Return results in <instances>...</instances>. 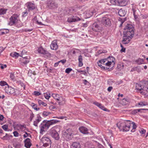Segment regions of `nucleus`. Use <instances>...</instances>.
Wrapping results in <instances>:
<instances>
[{
	"label": "nucleus",
	"mask_w": 148,
	"mask_h": 148,
	"mask_svg": "<svg viewBox=\"0 0 148 148\" xmlns=\"http://www.w3.org/2000/svg\"><path fill=\"white\" fill-rule=\"evenodd\" d=\"M132 125L133 129L131 130L132 132L135 131V129L137 127L135 123L134 122L131 123L129 120H122L117 124V125L120 131H128L130 128L131 124Z\"/></svg>",
	"instance_id": "obj_1"
},
{
	"label": "nucleus",
	"mask_w": 148,
	"mask_h": 148,
	"mask_svg": "<svg viewBox=\"0 0 148 148\" xmlns=\"http://www.w3.org/2000/svg\"><path fill=\"white\" fill-rule=\"evenodd\" d=\"M58 122V121L56 120H51L49 121L45 120L43 121L40 126V133L42 134V133L45 131L44 130L45 129H48L50 125L56 124Z\"/></svg>",
	"instance_id": "obj_2"
},
{
	"label": "nucleus",
	"mask_w": 148,
	"mask_h": 148,
	"mask_svg": "<svg viewBox=\"0 0 148 148\" xmlns=\"http://www.w3.org/2000/svg\"><path fill=\"white\" fill-rule=\"evenodd\" d=\"M91 29L95 32H97L94 35L96 36H98L99 33L102 30V25L99 21L95 22L90 26Z\"/></svg>",
	"instance_id": "obj_3"
},
{
	"label": "nucleus",
	"mask_w": 148,
	"mask_h": 148,
	"mask_svg": "<svg viewBox=\"0 0 148 148\" xmlns=\"http://www.w3.org/2000/svg\"><path fill=\"white\" fill-rule=\"evenodd\" d=\"M134 34V27L131 25L127 24L124 29L123 35L132 38Z\"/></svg>",
	"instance_id": "obj_4"
},
{
	"label": "nucleus",
	"mask_w": 148,
	"mask_h": 148,
	"mask_svg": "<svg viewBox=\"0 0 148 148\" xmlns=\"http://www.w3.org/2000/svg\"><path fill=\"white\" fill-rule=\"evenodd\" d=\"M73 132L71 129L66 130L63 134V137L66 140L68 141L71 140L73 136Z\"/></svg>",
	"instance_id": "obj_5"
},
{
	"label": "nucleus",
	"mask_w": 148,
	"mask_h": 148,
	"mask_svg": "<svg viewBox=\"0 0 148 148\" xmlns=\"http://www.w3.org/2000/svg\"><path fill=\"white\" fill-rule=\"evenodd\" d=\"M114 59L112 57L110 58L109 57L108 58L106 59L105 60V64L104 66H106V67L108 68L109 69H110L112 68L115 64V63L114 62Z\"/></svg>",
	"instance_id": "obj_6"
},
{
	"label": "nucleus",
	"mask_w": 148,
	"mask_h": 148,
	"mask_svg": "<svg viewBox=\"0 0 148 148\" xmlns=\"http://www.w3.org/2000/svg\"><path fill=\"white\" fill-rule=\"evenodd\" d=\"M128 1V0H110L112 4L121 6L126 5Z\"/></svg>",
	"instance_id": "obj_7"
},
{
	"label": "nucleus",
	"mask_w": 148,
	"mask_h": 148,
	"mask_svg": "<svg viewBox=\"0 0 148 148\" xmlns=\"http://www.w3.org/2000/svg\"><path fill=\"white\" fill-rule=\"evenodd\" d=\"M56 126L52 127L49 131V134L55 140H58L59 139V137L58 133L56 130Z\"/></svg>",
	"instance_id": "obj_8"
},
{
	"label": "nucleus",
	"mask_w": 148,
	"mask_h": 148,
	"mask_svg": "<svg viewBox=\"0 0 148 148\" xmlns=\"http://www.w3.org/2000/svg\"><path fill=\"white\" fill-rule=\"evenodd\" d=\"M18 18V16L17 14L13 15L10 18L9 24L12 25L17 23Z\"/></svg>",
	"instance_id": "obj_9"
},
{
	"label": "nucleus",
	"mask_w": 148,
	"mask_h": 148,
	"mask_svg": "<svg viewBox=\"0 0 148 148\" xmlns=\"http://www.w3.org/2000/svg\"><path fill=\"white\" fill-rule=\"evenodd\" d=\"M101 23L105 26H110L111 24V21L108 17H104L102 18Z\"/></svg>",
	"instance_id": "obj_10"
},
{
	"label": "nucleus",
	"mask_w": 148,
	"mask_h": 148,
	"mask_svg": "<svg viewBox=\"0 0 148 148\" xmlns=\"http://www.w3.org/2000/svg\"><path fill=\"white\" fill-rule=\"evenodd\" d=\"M47 6L50 9H53L57 8V4L54 1L50 0L48 2Z\"/></svg>",
	"instance_id": "obj_11"
},
{
	"label": "nucleus",
	"mask_w": 148,
	"mask_h": 148,
	"mask_svg": "<svg viewBox=\"0 0 148 148\" xmlns=\"http://www.w3.org/2000/svg\"><path fill=\"white\" fill-rule=\"evenodd\" d=\"M0 85L1 86L7 85L8 86V87L5 88V92L8 93H9L10 94L12 93V92H11V91L10 90H11V89H12V90H13V89L11 87L9 88V85L5 82L4 81H1L0 82Z\"/></svg>",
	"instance_id": "obj_12"
},
{
	"label": "nucleus",
	"mask_w": 148,
	"mask_h": 148,
	"mask_svg": "<svg viewBox=\"0 0 148 148\" xmlns=\"http://www.w3.org/2000/svg\"><path fill=\"white\" fill-rule=\"evenodd\" d=\"M106 59H101L98 61L97 62V64L101 68L103 69L104 70L108 69V68L106 67L105 66H104V64H105V60Z\"/></svg>",
	"instance_id": "obj_13"
},
{
	"label": "nucleus",
	"mask_w": 148,
	"mask_h": 148,
	"mask_svg": "<svg viewBox=\"0 0 148 148\" xmlns=\"http://www.w3.org/2000/svg\"><path fill=\"white\" fill-rule=\"evenodd\" d=\"M26 4L27 6L29 11L33 10L35 9L37 10L36 6L34 3L29 2L27 3Z\"/></svg>",
	"instance_id": "obj_14"
},
{
	"label": "nucleus",
	"mask_w": 148,
	"mask_h": 148,
	"mask_svg": "<svg viewBox=\"0 0 148 148\" xmlns=\"http://www.w3.org/2000/svg\"><path fill=\"white\" fill-rule=\"evenodd\" d=\"M38 52L39 53L44 54H46L47 56H49L51 54L48 52L44 49L42 47H40L38 49Z\"/></svg>",
	"instance_id": "obj_15"
},
{
	"label": "nucleus",
	"mask_w": 148,
	"mask_h": 148,
	"mask_svg": "<svg viewBox=\"0 0 148 148\" xmlns=\"http://www.w3.org/2000/svg\"><path fill=\"white\" fill-rule=\"evenodd\" d=\"M132 38L130 37V36L127 37L126 36L124 35L123 40L122 41L123 43L125 44L128 43Z\"/></svg>",
	"instance_id": "obj_16"
},
{
	"label": "nucleus",
	"mask_w": 148,
	"mask_h": 148,
	"mask_svg": "<svg viewBox=\"0 0 148 148\" xmlns=\"http://www.w3.org/2000/svg\"><path fill=\"white\" fill-rule=\"evenodd\" d=\"M80 18L78 17L73 16V17H70L68 18L67 21L68 22L71 23L80 20Z\"/></svg>",
	"instance_id": "obj_17"
},
{
	"label": "nucleus",
	"mask_w": 148,
	"mask_h": 148,
	"mask_svg": "<svg viewBox=\"0 0 148 148\" xmlns=\"http://www.w3.org/2000/svg\"><path fill=\"white\" fill-rule=\"evenodd\" d=\"M41 141L43 144H51V141L49 138L47 137H44L42 138Z\"/></svg>",
	"instance_id": "obj_18"
},
{
	"label": "nucleus",
	"mask_w": 148,
	"mask_h": 148,
	"mask_svg": "<svg viewBox=\"0 0 148 148\" xmlns=\"http://www.w3.org/2000/svg\"><path fill=\"white\" fill-rule=\"evenodd\" d=\"M50 47L51 49L54 50H56L58 48V45L56 40H54L52 42Z\"/></svg>",
	"instance_id": "obj_19"
},
{
	"label": "nucleus",
	"mask_w": 148,
	"mask_h": 148,
	"mask_svg": "<svg viewBox=\"0 0 148 148\" xmlns=\"http://www.w3.org/2000/svg\"><path fill=\"white\" fill-rule=\"evenodd\" d=\"M25 146L27 148H30L32 145L30 142V140L29 138H27L24 141Z\"/></svg>",
	"instance_id": "obj_20"
},
{
	"label": "nucleus",
	"mask_w": 148,
	"mask_h": 148,
	"mask_svg": "<svg viewBox=\"0 0 148 148\" xmlns=\"http://www.w3.org/2000/svg\"><path fill=\"white\" fill-rule=\"evenodd\" d=\"M93 103L104 111H107L108 110V109L102 106V104L100 103L95 102H94Z\"/></svg>",
	"instance_id": "obj_21"
},
{
	"label": "nucleus",
	"mask_w": 148,
	"mask_h": 148,
	"mask_svg": "<svg viewBox=\"0 0 148 148\" xmlns=\"http://www.w3.org/2000/svg\"><path fill=\"white\" fill-rule=\"evenodd\" d=\"M41 117L39 115H37V119L34 121V125L36 127L37 126L38 123L41 120Z\"/></svg>",
	"instance_id": "obj_22"
},
{
	"label": "nucleus",
	"mask_w": 148,
	"mask_h": 148,
	"mask_svg": "<svg viewBox=\"0 0 148 148\" xmlns=\"http://www.w3.org/2000/svg\"><path fill=\"white\" fill-rule=\"evenodd\" d=\"M79 130L81 132L84 134H86L88 133V129L83 126L80 127Z\"/></svg>",
	"instance_id": "obj_23"
},
{
	"label": "nucleus",
	"mask_w": 148,
	"mask_h": 148,
	"mask_svg": "<svg viewBox=\"0 0 148 148\" xmlns=\"http://www.w3.org/2000/svg\"><path fill=\"white\" fill-rule=\"evenodd\" d=\"M129 100L127 98L123 99L120 102L123 105L127 104L129 103Z\"/></svg>",
	"instance_id": "obj_24"
},
{
	"label": "nucleus",
	"mask_w": 148,
	"mask_h": 148,
	"mask_svg": "<svg viewBox=\"0 0 148 148\" xmlns=\"http://www.w3.org/2000/svg\"><path fill=\"white\" fill-rule=\"evenodd\" d=\"M78 60L79 61L78 66L79 67L82 66L83 65L82 62V57L81 55L79 56L78 57Z\"/></svg>",
	"instance_id": "obj_25"
},
{
	"label": "nucleus",
	"mask_w": 148,
	"mask_h": 148,
	"mask_svg": "<svg viewBox=\"0 0 148 148\" xmlns=\"http://www.w3.org/2000/svg\"><path fill=\"white\" fill-rule=\"evenodd\" d=\"M118 13L120 16H123L126 14V11L124 10H123L122 9H121L119 10Z\"/></svg>",
	"instance_id": "obj_26"
},
{
	"label": "nucleus",
	"mask_w": 148,
	"mask_h": 148,
	"mask_svg": "<svg viewBox=\"0 0 148 148\" xmlns=\"http://www.w3.org/2000/svg\"><path fill=\"white\" fill-rule=\"evenodd\" d=\"M71 148H80L79 143L77 142L73 143L71 146Z\"/></svg>",
	"instance_id": "obj_27"
},
{
	"label": "nucleus",
	"mask_w": 148,
	"mask_h": 148,
	"mask_svg": "<svg viewBox=\"0 0 148 148\" xmlns=\"http://www.w3.org/2000/svg\"><path fill=\"white\" fill-rule=\"evenodd\" d=\"M146 110L147 109H135L132 111V114H135L137 113L138 112H140L142 110Z\"/></svg>",
	"instance_id": "obj_28"
},
{
	"label": "nucleus",
	"mask_w": 148,
	"mask_h": 148,
	"mask_svg": "<svg viewBox=\"0 0 148 148\" xmlns=\"http://www.w3.org/2000/svg\"><path fill=\"white\" fill-rule=\"evenodd\" d=\"M143 85L139 84H136V89L137 90L141 91L142 90Z\"/></svg>",
	"instance_id": "obj_29"
},
{
	"label": "nucleus",
	"mask_w": 148,
	"mask_h": 148,
	"mask_svg": "<svg viewBox=\"0 0 148 148\" xmlns=\"http://www.w3.org/2000/svg\"><path fill=\"white\" fill-rule=\"evenodd\" d=\"M136 62L139 64H142L144 63V60L143 59L139 58L136 60Z\"/></svg>",
	"instance_id": "obj_30"
},
{
	"label": "nucleus",
	"mask_w": 148,
	"mask_h": 148,
	"mask_svg": "<svg viewBox=\"0 0 148 148\" xmlns=\"http://www.w3.org/2000/svg\"><path fill=\"white\" fill-rule=\"evenodd\" d=\"M10 77L11 79L13 81H15L16 80V77L14 75V73H10Z\"/></svg>",
	"instance_id": "obj_31"
},
{
	"label": "nucleus",
	"mask_w": 148,
	"mask_h": 148,
	"mask_svg": "<svg viewBox=\"0 0 148 148\" xmlns=\"http://www.w3.org/2000/svg\"><path fill=\"white\" fill-rule=\"evenodd\" d=\"M52 97L57 100L59 101L60 99V96L58 94H52Z\"/></svg>",
	"instance_id": "obj_32"
},
{
	"label": "nucleus",
	"mask_w": 148,
	"mask_h": 148,
	"mask_svg": "<svg viewBox=\"0 0 148 148\" xmlns=\"http://www.w3.org/2000/svg\"><path fill=\"white\" fill-rule=\"evenodd\" d=\"M10 55L11 56L13 57H18L19 56V54L18 53L16 52H14L11 53Z\"/></svg>",
	"instance_id": "obj_33"
},
{
	"label": "nucleus",
	"mask_w": 148,
	"mask_h": 148,
	"mask_svg": "<svg viewBox=\"0 0 148 148\" xmlns=\"http://www.w3.org/2000/svg\"><path fill=\"white\" fill-rule=\"evenodd\" d=\"M38 102L39 105L40 106L42 105L44 106H47V104L46 103L40 100H38Z\"/></svg>",
	"instance_id": "obj_34"
},
{
	"label": "nucleus",
	"mask_w": 148,
	"mask_h": 148,
	"mask_svg": "<svg viewBox=\"0 0 148 148\" xmlns=\"http://www.w3.org/2000/svg\"><path fill=\"white\" fill-rule=\"evenodd\" d=\"M44 96L45 98L47 99H49L50 97V94L49 92L44 93Z\"/></svg>",
	"instance_id": "obj_35"
},
{
	"label": "nucleus",
	"mask_w": 148,
	"mask_h": 148,
	"mask_svg": "<svg viewBox=\"0 0 148 148\" xmlns=\"http://www.w3.org/2000/svg\"><path fill=\"white\" fill-rule=\"evenodd\" d=\"M142 90L144 91H145L147 92H148V85H143V87Z\"/></svg>",
	"instance_id": "obj_36"
},
{
	"label": "nucleus",
	"mask_w": 148,
	"mask_h": 148,
	"mask_svg": "<svg viewBox=\"0 0 148 148\" xmlns=\"http://www.w3.org/2000/svg\"><path fill=\"white\" fill-rule=\"evenodd\" d=\"M51 144H43L41 148H50Z\"/></svg>",
	"instance_id": "obj_37"
},
{
	"label": "nucleus",
	"mask_w": 148,
	"mask_h": 148,
	"mask_svg": "<svg viewBox=\"0 0 148 148\" xmlns=\"http://www.w3.org/2000/svg\"><path fill=\"white\" fill-rule=\"evenodd\" d=\"M51 114V112H47V111H44L42 113V115L43 116L46 117Z\"/></svg>",
	"instance_id": "obj_38"
},
{
	"label": "nucleus",
	"mask_w": 148,
	"mask_h": 148,
	"mask_svg": "<svg viewBox=\"0 0 148 148\" xmlns=\"http://www.w3.org/2000/svg\"><path fill=\"white\" fill-rule=\"evenodd\" d=\"M138 105L141 106H146L148 105V103L146 102H140L138 103Z\"/></svg>",
	"instance_id": "obj_39"
},
{
	"label": "nucleus",
	"mask_w": 148,
	"mask_h": 148,
	"mask_svg": "<svg viewBox=\"0 0 148 148\" xmlns=\"http://www.w3.org/2000/svg\"><path fill=\"white\" fill-rule=\"evenodd\" d=\"M7 10L3 9H0V15L3 14L6 12Z\"/></svg>",
	"instance_id": "obj_40"
},
{
	"label": "nucleus",
	"mask_w": 148,
	"mask_h": 148,
	"mask_svg": "<svg viewBox=\"0 0 148 148\" xmlns=\"http://www.w3.org/2000/svg\"><path fill=\"white\" fill-rule=\"evenodd\" d=\"M32 106L33 108L36 111H38L40 110L39 108H37V106L36 104H34V103H32Z\"/></svg>",
	"instance_id": "obj_41"
},
{
	"label": "nucleus",
	"mask_w": 148,
	"mask_h": 148,
	"mask_svg": "<svg viewBox=\"0 0 148 148\" xmlns=\"http://www.w3.org/2000/svg\"><path fill=\"white\" fill-rule=\"evenodd\" d=\"M141 18L143 19H146L148 18V15L147 14H141L140 15Z\"/></svg>",
	"instance_id": "obj_42"
},
{
	"label": "nucleus",
	"mask_w": 148,
	"mask_h": 148,
	"mask_svg": "<svg viewBox=\"0 0 148 148\" xmlns=\"http://www.w3.org/2000/svg\"><path fill=\"white\" fill-rule=\"evenodd\" d=\"M72 71V69L71 68H68L66 69L65 72L67 73H69Z\"/></svg>",
	"instance_id": "obj_43"
},
{
	"label": "nucleus",
	"mask_w": 148,
	"mask_h": 148,
	"mask_svg": "<svg viewBox=\"0 0 148 148\" xmlns=\"http://www.w3.org/2000/svg\"><path fill=\"white\" fill-rule=\"evenodd\" d=\"M28 14V12L26 11L25 12H23L22 16L23 17H25Z\"/></svg>",
	"instance_id": "obj_44"
},
{
	"label": "nucleus",
	"mask_w": 148,
	"mask_h": 148,
	"mask_svg": "<svg viewBox=\"0 0 148 148\" xmlns=\"http://www.w3.org/2000/svg\"><path fill=\"white\" fill-rule=\"evenodd\" d=\"M2 128L5 130L6 131L8 128V126L7 125H5L2 127Z\"/></svg>",
	"instance_id": "obj_45"
},
{
	"label": "nucleus",
	"mask_w": 148,
	"mask_h": 148,
	"mask_svg": "<svg viewBox=\"0 0 148 148\" xmlns=\"http://www.w3.org/2000/svg\"><path fill=\"white\" fill-rule=\"evenodd\" d=\"M144 28L147 30H148V23H145L144 25Z\"/></svg>",
	"instance_id": "obj_46"
},
{
	"label": "nucleus",
	"mask_w": 148,
	"mask_h": 148,
	"mask_svg": "<svg viewBox=\"0 0 148 148\" xmlns=\"http://www.w3.org/2000/svg\"><path fill=\"white\" fill-rule=\"evenodd\" d=\"M139 131L142 134H145L146 132V130L143 128L141 129V130Z\"/></svg>",
	"instance_id": "obj_47"
},
{
	"label": "nucleus",
	"mask_w": 148,
	"mask_h": 148,
	"mask_svg": "<svg viewBox=\"0 0 148 148\" xmlns=\"http://www.w3.org/2000/svg\"><path fill=\"white\" fill-rule=\"evenodd\" d=\"M124 65L123 64H118V67L119 69H122L123 68Z\"/></svg>",
	"instance_id": "obj_48"
},
{
	"label": "nucleus",
	"mask_w": 148,
	"mask_h": 148,
	"mask_svg": "<svg viewBox=\"0 0 148 148\" xmlns=\"http://www.w3.org/2000/svg\"><path fill=\"white\" fill-rule=\"evenodd\" d=\"M13 134H14V136L15 137H18V136L19 134L16 131H14L13 132Z\"/></svg>",
	"instance_id": "obj_49"
},
{
	"label": "nucleus",
	"mask_w": 148,
	"mask_h": 148,
	"mask_svg": "<svg viewBox=\"0 0 148 148\" xmlns=\"http://www.w3.org/2000/svg\"><path fill=\"white\" fill-rule=\"evenodd\" d=\"M34 94L36 96H39L40 95H41L40 93L39 92L37 91H35L34 92Z\"/></svg>",
	"instance_id": "obj_50"
},
{
	"label": "nucleus",
	"mask_w": 148,
	"mask_h": 148,
	"mask_svg": "<svg viewBox=\"0 0 148 148\" xmlns=\"http://www.w3.org/2000/svg\"><path fill=\"white\" fill-rule=\"evenodd\" d=\"M103 52V51L101 50H99L96 54V56H98V55L100 54Z\"/></svg>",
	"instance_id": "obj_51"
},
{
	"label": "nucleus",
	"mask_w": 148,
	"mask_h": 148,
	"mask_svg": "<svg viewBox=\"0 0 148 148\" xmlns=\"http://www.w3.org/2000/svg\"><path fill=\"white\" fill-rule=\"evenodd\" d=\"M16 125L17 126H18V127H19L20 128L22 127H24V128L25 127V125H18V124H17V125Z\"/></svg>",
	"instance_id": "obj_52"
},
{
	"label": "nucleus",
	"mask_w": 148,
	"mask_h": 148,
	"mask_svg": "<svg viewBox=\"0 0 148 148\" xmlns=\"http://www.w3.org/2000/svg\"><path fill=\"white\" fill-rule=\"evenodd\" d=\"M4 118V116L2 115H0V121H3Z\"/></svg>",
	"instance_id": "obj_53"
},
{
	"label": "nucleus",
	"mask_w": 148,
	"mask_h": 148,
	"mask_svg": "<svg viewBox=\"0 0 148 148\" xmlns=\"http://www.w3.org/2000/svg\"><path fill=\"white\" fill-rule=\"evenodd\" d=\"M66 60H62L59 61V63L61 62L63 64H64L66 62Z\"/></svg>",
	"instance_id": "obj_54"
},
{
	"label": "nucleus",
	"mask_w": 148,
	"mask_h": 148,
	"mask_svg": "<svg viewBox=\"0 0 148 148\" xmlns=\"http://www.w3.org/2000/svg\"><path fill=\"white\" fill-rule=\"evenodd\" d=\"M122 21L121 22V24L120 25V26L121 27L122 26L123 23L126 20L125 18H124L123 20L121 19Z\"/></svg>",
	"instance_id": "obj_55"
},
{
	"label": "nucleus",
	"mask_w": 148,
	"mask_h": 148,
	"mask_svg": "<svg viewBox=\"0 0 148 148\" xmlns=\"http://www.w3.org/2000/svg\"><path fill=\"white\" fill-rule=\"evenodd\" d=\"M76 50L79 51V50L78 49H74V50L73 51L72 53L73 54H75L76 52H77V51H76Z\"/></svg>",
	"instance_id": "obj_56"
},
{
	"label": "nucleus",
	"mask_w": 148,
	"mask_h": 148,
	"mask_svg": "<svg viewBox=\"0 0 148 148\" xmlns=\"http://www.w3.org/2000/svg\"><path fill=\"white\" fill-rule=\"evenodd\" d=\"M30 134H29L27 133V132H25V134L23 135V137L24 138H26L28 136V135Z\"/></svg>",
	"instance_id": "obj_57"
},
{
	"label": "nucleus",
	"mask_w": 148,
	"mask_h": 148,
	"mask_svg": "<svg viewBox=\"0 0 148 148\" xmlns=\"http://www.w3.org/2000/svg\"><path fill=\"white\" fill-rule=\"evenodd\" d=\"M112 86L109 87L108 88V90L109 92H110L112 89Z\"/></svg>",
	"instance_id": "obj_58"
},
{
	"label": "nucleus",
	"mask_w": 148,
	"mask_h": 148,
	"mask_svg": "<svg viewBox=\"0 0 148 148\" xmlns=\"http://www.w3.org/2000/svg\"><path fill=\"white\" fill-rule=\"evenodd\" d=\"M7 67V66L5 64H4L3 65H2L1 66V68L2 69H3L4 68H6Z\"/></svg>",
	"instance_id": "obj_59"
},
{
	"label": "nucleus",
	"mask_w": 148,
	"mask_h": 148,
	"mask_svg": "<svg viewBox=\"0 0 148 148\" xmlns=\"http://www.w3.org/2000/svg\"><path fill=\"white\" fill-rule=\"evenodd\" d=\"M29 62V61L28 60H24L23 62V63L25 64H27V63H28V62Z\"/></svg>",
	"instance_id": "obj_60"
},
{
	"label": "nucleus",
	"mask_w": 148,
	"mask_h": 148,
	"mask_svg": "<svg viewBox=\"0 0 148 148\" xmlns=\"http://www.w3.org/2000/svg\"><path fill=\"white\" fill-rule=\"evenodd\" d=\"M34 114H31V116H30V121H32V119L34 117Z\"/></svg>",
	"instance_id": "obj_61"
},
{
	"label": "nucleus",
	"mask_w": 148,
	"mask_h": 148,
	"mask_svg": "<svg viewBox=\"0 0 148 148\" xmlns=\"http://www.w3.org/2000/svg\"><path fill=\"white\" fill-rule=\"evenodd\" d=\"M125 48H124V47L122 48H121V52H125Z\"/></svg>",
	"instance_id": "obj_62"
},
{
	"label": "nucleus",
	"mask_w": 148,
	"mask_h": 148,
	"mask_svg": "<svg viewBox=\"0 0 148 148\" xmlns=\"http://www.w3.org/2000/svg\"><path fill=\"white\" fill-rule=\"evenodd\" d=\"M59 63H60L59 61L56 63L54 64V66L55 67L57 66L59 64Z\"/></svg>",
	"instance_id": "obj_63"
},
{
	"label": "nucleus",
	"mask_w": 148,
	"mask_h": 148,
	"mask_svg": "<svg viewBox=\"0 0 148 148\" xmlns=\"http://www.w3.org/2000/svg\"><path fill=\"white\" fill-rule=\"evenodd\" d=\"M132 10L133 12V15H135L136 14V13H135L136 10L134 8H132Z\"/></svg>",
	"instance_id": "obj_64"
}]
</instances>
